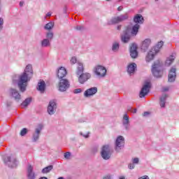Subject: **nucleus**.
<instances>
[{
  "label": "nucleus",
  "instance_id": "f257e3e1",
  "mask_svg": "<svg viewBox=\"0 0 179 179\" xmlns=\"http://www.w3.org/2000/svg\"><path fill=\"white\" fill-rule=\"evenodd\" d=\"M33 78V66L28 64L24 72L18 76L17 86L22 93L26 92L27 87V83L30 82Z\"/></svg>",
  "mask_w": 179,
  "mask_h": 179
},
{
  "label": "nucleus",
  "instance_id": "f03ea898",
  "mask_svg": "<svg viewBox=\"0 0 179 179\" xmlns=\"http://www.w3.org/2000/svg\"><path fill=\"white\" fill-rule=\"evenodd\" d=\"M152 73L155 78H162L163 76V63L160 62V61H156L154 64L152 66Z\"/></svg>",
  "mask_w": 179,
  "mask_h": 179
},
{
  "label": "nucleus",
  "instance_id": "7ed1b4c3",
  "mask_svg": "<svg viewBox=\"0 0 179 179\" xmlns=\"http://www.w3.org/2000/svg\"><path fill=\"white\" fill-rule=\"evenodd\" d=\"M113 155V148L108 144L103 145L101 148V156L103 160H110Z\"/></svg>",
  "mask_w": 179,
  "mask_h": 179
},
{
  "label": "nucleus",
  "instance_id": "20e7f679",
  "mask_svg": "<svg viewBox=\"0 0 179 179\" xmlns=\"http://www.w3.org/2000/svg\"><path fill=\"white\" fill-rule=\"evenodd\" d=\"M3 162L6 166H8L10 169H15L17 167V159L15 155H10L5 157L3 159Z\"/></svg>",
  "mask_w": 179,
  "mask_h": 179
},
{
  "label": "nucleus",
  "instance_id": "39448f33",
  "mask_svg": "<svg viewBox=\"0 0 179 179\" xmlns=\"http://www.w3.org/2000/svg\"><path fill=\"white\" fill-rule=\"evenodd\" d=\"M125 146V138L122 136H119L117 137L116 141L115 142V150L120 153L124 147Z\"/></svg>",
  "mask_w": 179,
  "mask_h": 179
},
{
  "label": "nucleus",
  "instance_id": "423d86ee",
  "mask_svg": "<svg viewBox=\"0 0 179 179\" xmlns=\"http://www.w3.org/2000/svg\"><path fill=\"white\" fill-rule=\"evenodd\" d=\"M128 17H129V15L128 13H124L122 15H120L117 17H114L109 21H108V24H117V23H121V22H124V20H128Z\"/></svg>",
  "mask_w": 179,
  "mask_h": 179
},
{
  "label": "nucleus",
  "instance_id": "0eeeda50",
  "mask_svg": "<svg viewBox=\"0 0 179 179\" xmlns=\"http://www.w3.org/2000/svg\"><path fill=\"white\" fill-rule=\"evenodd\" d=\"M94 73L98 78H104L107 75V69L103 66L98 65L94 68Z\"/></svg>",
  "mask_w": 179,
  "mask_h": 179
},
{
  "label": "nucleus",
  "instance_id": "6e6552de",
  "mask_svg": "<svg viewBox=\"0 0 179 179\" xmlns=\"http://www.w3.org/2000/svg\"><path fill=\"white\" fill-rule=\"evenodd\" d=\"M71 87V83L66 78L61 79L59 83V92H66Z\"/></svg>",
  "mask_w": 179,
  "mask_h": 179
},
{
  "label": "nucleus",
  "instance_id": "1a4fd4ad",
  "mask_svg": "<svg viewBox=\"0 0 179 179\" xmlns=\"http://www.w3.org/2000/svg\"><path fill=\"white\" fill-rule=\"evenodd\" d=\"M150 90V83L145 82L140 92L139 97L141 99H143V97H145V96H146L148 93H149Z\"/></svg>",
  "mask_w": 179,
  "mask_h": 179
},
{
  "label": "nucleus",
  "instance_id": "9d476101",
  "mask_svg": "<svg viewBox=\"0 0 179 179\" xmlns=\"http://www.w3.org/2000/svg\"><path fill=\"white\" fill-rule=\"evenodd\" d=\"M48 113L50 115H54L55 111H57V102L55 100H51L48 106Z\"/></svg>",
  "mask_w": 179,
  "mask_h": 179
},
{
  "label": "nucleus",
  "instance_id": "9b49d317",
  "mask_svg": "<svg viewBox=\"0 0 179 179\" xmlns=\"http://www.w3.org/2000/svg\"><path fill=\"white\" fill-rule=\"evenodd\" d=\"M78 76L79 83H80V85H85V83L92 78V74H90V73H83Z\"/></svg>",
  "mask_w": 179,
  "mask_h": 179
},
{
  "label": "nucleus",
  "instance_id": "f8f14e48",
  "mask_svg": "<svg viewBox=\"0 0 179 179\" xmlns=\"http://www.w3.org/2000/svg\"><path fill=\"white\" fill-rule=\"evenodd\" d=\"M177 78V69L176 68H171L169 70L168 75V82L173 83L176 82V78Z\"/></svg>",
  "mask_w": 179,
  "mask_h": 179
},
{
  "label": "nucleus",
  "instance_id": "ddd939ff",
  "mask_svg": "<svg viewBox=\"0 0 179 179\" xmlns=\"http://www.w3.org/2000/svg\"><path fill=\"white\" fill-rule=\"evenodd\" d=\"M10 96H12L15 101H19L22 99V96L19 93V91L15 88H10L9 90Z\"/></svg>",
  "mask_w": 179,
  "mask_h": 179
},
{
  "label": "nucleus",
  "instance_id": "4468645a",
  "mask_svg": "<svg viewBox=\"0 0 179 179\" xmlns=\"http://www.w3.org/2000/svg\"><path fill=\"white\" fill-rule=\"evenodd\" d=\"M43 130L42 124H38V127L35 129V132L32 136L33 142H37L40 138V134H41V131Z\"/></svg>",
  "mask_w": 179,
  "mask_h": 179
},
{
  "label": "nucleus",
  "instance_id": "2eb2a0df",
  "mask_svg": "<svg viewBox=\"0 0 179 179\" xmlns=\"http://www.w3.org/2000/svg\"><path fill=\"white\" fill-rule=\"evenodd\" d=\"M129 40H131V34L129 33V29H127L121 35V41L122 43H129Z\"/></svg>",
  "mask_w": 179,
  "mask_h": 179
},
{
  "label": "nucleus",
  "instance_id": "dca6fc26",
  "mask_svg": "<svg viewBox=\"0 0 179 179\" xmlns=\"http://www.w3.org/2000/svg\"><path fill=\"white\" fill-rule=\"evenodd\" d=\"M130 56L131 58H138V45L133 43L130 47Z\"/></svg>",
  "mask_w": 179,
  "mask_h": 179
},
{
  "label": "nucleus",
  "instance_id": "f3484780",
  "mask_svg": "<svg viewBox=\"0 0 179 179\" xmlns=\"http://www.w3.org/2000/svg\"><path fill=\"white\" fill-rule=\"evenodd\" d=\"M97 93V87H93L90 89H87L84 92L85 97H90L91 96H94Z\"/></svg>",
  "mask_w": 179,
  "mask_h": 179
},
{
  "label": "nucleus",
  "instance_id": "a211bd4d",
  "mask_svg": "<svg viewBox=\"0 0 179 179\" xmlns=\"http://www.w3.org/2000/svg\"><path fill=\"white\" fill-rule=\"evenodd\" d=\"M136 63H130L128 66H127V73L130 76H132V75H134L135 73V71H136Z\"/></svg>",
  "mask_w": 179,
  "mask_h": 179
},
{
  "label": "nucleus",
  "instance_id": "6ab92c4d",
  "mask_svg": "<svg viewBox=\"0 0 179 179\" xmlns=\"http://www.w3.org/2000/svg\"><path fill=\"white\" fill-rule=\"evenodd\" d=\"M27 177L28 179H36V173L33 171V166L29 165L27 169Z\"/></svg>",
  "mask_w": 179,
  "mask_h": 179
},
{
  "label": "nucleus",
  "instance_id": "aec40b11",
  "mask_svg": "<svg viewBox=\"0 0 179 179\" xmlns=\"http://www.w3.org/2000/svg\"><path fill=\"white\" fill-rule=\"evenodd\" d=\"M134 23H136V24H143V22H145V19H143V17L141 14H136L134 17Z\"/></svg>",
  "mask_w": 179,
  "mask_h": 179
},
{
  "label": "nucleus",
  "instance_id": "412c9836",
  "mask_svg": "<svg viewBox=\"0 0 179 179\" xmlns=\"http://www.w3.org/2000/svg\"><path fill=\"white\" fill-rule=\"evenodd\" d=\"M66 76V69H65V67H60L57 71V78H59L61 80L64 79V78H65Z\"/></svg>",
  "mask_w": 179,
  "mask_h": 179
},
{
  "label": "nucleus",
  "instance_id": "4be33fe9",
  "mask_svg": "<svg viewBox=\"0 0 179 179\" xmlns=\"http://www.w3.org/2000/svg\"><path fill=\"white\" fill-rule=\"evenodd\" d=\"M157 54V52H155V50L153 49H151V50L149 51L148 54L145 57V61L147 62H150V61H153L155 58V55Z\"/></svg>",
  "mask_w": 179,
  "mask_h": 179
},
{
  "label": "nucleus",
  "instance_id": "5701e85b",
  "mask_svg": "<svg viewBox=\"0 0 179 179\" xmlns=\"http://www.w3.org/2000/svg\"><path fill=\"white\" fill-rule=\"evenodd\" d=\"M45 82L44 80H40L38 83L37 90L41 92V93H44V92H45Z\"/></svg>",
  "mask_w": 179,
  "mask_h": 179
},
{
  "label": "nucleus",
  "instance_id": "b1692460",
  "mask_svg": "<svg viewBox=\"0 0 179 179\" xmlns=\"http://www.w3.org/2000/svg\"><path fill=\"white\" fill-rule=\"evenodd\" d=\"M167 97H169L167 94H163L159 98V106L162 108H164V107H166V100L167 99Z\"/></svg>",
  "mask_w": 179,
  "mask_h": 179
},
{
  "label": "nucleus",
  "instance_id": "393cba45",
  "mask_svg": "<svg viewBox=\"0 0 179 179\" xmlns=\"http://www.w3.org/2000/svg\"><path fill=\"white\" fill-rule=\"evenodd\" d=\"M83 72H85V66H83V63L78 62L76 71L77 76L81 75L82 73H84Z\"/></svg>",
  "mask_w": 179,
  "mask_h": 179
},
{
  "label": "nucleus",
  "instance_id": "a878e982",
  "mask_svg": "<svg viewBox=\"0 0 179 179\" xmlns=\"http://www.w3.org/2000/svg\"><path fill=\"white\" fill-rule=\"evenodd\" d=\"M150 43H152V41H150V38L145 39L141 45V50L144 51V52L149 48V45H150Z\"/></svg>",
  "mask_w": 179,
  "mask_h": 179
},
{
  "label": "nucleus",
  "instance_id": "bb28decb",
  "mask_svg": "<svg viewBox=\"0 0 179 179\" xmlns=\"http://www.w3.org/2000/svg\"><path fill=\"white\" fill-rule=\"evenodd\" d=\"M174 59H176V54L173 53L170 55L166 60L165 65L166 66H170L173 62H174Z\"/></svg>",
  "mask_w": 179,
  "mask_h": 179
},
{
  "label": "nucleus",
  "instance_id": "cd10ccee",
  "mask_svg": "<svg viewBox=\"0 0 179 179\" xmlns=\"http://www.w3.org/2000/svg\"><path fill=\"white\" fill-rule=\"evenodd\" d=\"M141 27V25L139 24H136L132 27L131 34V36H136L138 34V32L139 31V29Z\"/></svg>",
  "mask_w": 179,
  "mask_h": 179
},
{
  "label": "nucleus",
  "instance_id": "c85d7f7f",
  "mask_svg": "<svg viewBox=\"0 0 179 179\" xmlns=\"http://www.w3.org/2000/svg\"><path fill=\"white\" fill-rule=\"evenodd\" d=\"M163 44H164L163 41L158 42V43L152 48V51H155V52H157H157L160 51V48L163 47Z\"/></svg>",
  "mask_w": 179,
  "mask_h": 179
},
{
  "label": "nucleus",
  "instance_id": "c756f323",
  "mask_svg": "<svg viewBox=\"0 0 179 179\" xmlns=\"http://www.w3.org/2000/svg\"><path fill=\"white\" fill-rule=\"evenodd\" d=\"M41 47H50L51 45V41L44 38L41 41Z\"/></svg>",
  "mask_w": 179,
  "mask_h": 179
},
{
  "label": "nucleus",
  "instance_id": "7c9ffc66",
  "mask_svg": "<svg viewBox=\"0 0 179 179\" xmlns=\"http://www.w3.org/2000/svg\"><path fill=\"white\" fill-rule=\"evenodd\" d=\"M120 50V43L118 42H113L112 45V51L113 52H118V50Z\"/></svg>",
  "mask_w": 179,
  "mask_h": 179
},
{
  "label": "nucleus",
  "instance_id": "2f4dec72",
  "mask_svg": "<svg viewBox=\"0 0 179 179\" xmlns=\"http://www.w3.org/2000/svg\"><path fill=\"white\" fill-rule=\"evenodd\" d=\"M52 169H54V166L52 165L46 166L42 169L41 173H43V174H47L48 173H50Z\"/></svg>",
  "mask_w": 179,
  "mask_h": 179
},
{
  "label": "nucleus",
  "instance_id": "473e14b6",
  "mask_svg": "<svg viewBox=\"0 0 179 179\" xmlns=\"http://www.w3.org/2000/svg\"><path fill=\"white\" fill-rule=\"evenodd\" d=\"M125 124H129V116H128V114H124L122 118V125Z\"/></svg>",
  "mask_w": 179,
  "mask_h": 179
},
{
  "label": "nucleus",
  "instance_id": "72a5a7b5",
  "mask_svg": "<svg viewBox=\"0 0 179 179\" xmlns=\"http://www.w3.org/2000/svg\"><path fill=\"white\" fill-rule=\"evenodd\" d=\"M30 103H31V98H27L22 103L21 106L22 107H27Z\"/></svg>",
  "mask_w": 179,
  "mask_h": 179
},
{
  "label": "nucleus",
  "instance_id": "f704fd0d",
  "mask_svg": "<svg viewBox=\"0 0 179 179\" xmlns=\"http://www.w3.org/2000/svg\"><path fill=\"white\" fill-rule=\"evenodd\" d=\"M54 27V22H49L46 24L44 27L45 30H52Z\"/></svg>",
  "mask_w": 179,
  "mask_h": 179
},
{
  "label": "nucleus",
  "instance_id": "c9c22d12",
  "mask_svg": "<svg viewBox=\"0 0 179 179\" xmlns=\"http://www.w3.org/2000/svg\"><path fill=\"white\" fill-rule=\"evenodd\" d=\"M54 38V33L49 31L46 34V39L51 41Z\"/></svg>",
  "mask_w": 179,
  "mask_h": 179
},
{
  "label": "nucleus",
  "instance_id": "e433bc0d",
  "mask_svg": "<svg viewBox=\"0 0 179 179\" xmlns=\"http://www.w3.org/2000/svg\"><path fill=\"white\" fill-rule=\"evenodd\" d=\"M123 127L126 131H129L131 129V124L130 123H126L123 124Z\"/></svg>",
  "mask_w": 179,
  "mask_h": 179
},
{
  "label": "nucleus",
  "instance_id": "4c0bfd02",
  "mask_svg": "<svg viewBox=\"0 0 179 179\" xmlns=\"http://www.w3.org/2000/svg\"><path fill=\"white\" fill-rule=\"evenodd\" d=\"M27 134V129L26 128L22 129L20 131L21 136H24V135H26Z\"/></svg>",
  "mask_w": 179,
  "mask_h": 179
},
{
  "label": "nucleus",
  "instance_id": "58836bf2",
  "mask_svg": "<svg viewBox=\"0 0 179 179\" xmlns=\"http://www.w3.org/2000/svg\"><path fill=\"white\" fill-rule=\"evenodd\" d=\"M3 29V18L0 17V31H2Z\"/></svg>",
  "mask_w": 179,
  "mask_h": 179
},
{
  "label": "nucleus",
  "instance_id": "ea45409f",
  "mask_svg": "<svg viewBox=\"0 0 179 179\" xmlns=\"http://www.w3.org/2000/svg\"><path fill=\"white\" fill-rule=\"evenodd\" d=\"M76 62H78V59L76 58V57H71V64L74 65V64H76Z\"/></svg>",
  "mask_w": 179,
  "mask_h": 179
},
{
  "label": "nucleus",
  "instance_id": "a19ab883",
  "mask_svg": "<svg viewBox=\"0 0 179 179\" xmlns=\"http://www.w3.org/2000/svg\"><path fill=\"white\" fill-rule=\"evenodd\" d=\"M132 163L134 164H138L139 163V158L136 157L132 159Z\"/></svg>",
  "mask_w": 179,
  "mask_h": 179
},
{
  "label": "nucleus",
  "instance_id": "79ce46f5",
  "mask_svg": "<svg viewBox=\"0 0 179 179\" xmlns=\"http://www.w3.org/2000/svg\"><path fill=\"white\" fill-rule=\"evenodd\" d=\"M73 93L75 94H78V93H82V89L77 88V89L74 90Z\"/></svg>",
  "mask_w": 179,
  "mask_h": 179
},
{
  "label": "nucleus",
  "instance_id": "37998d69",
  "mask_svg": "<svg viewBox=\"0 0 179 179\" xmlns=\"http://www.w3.org/2000/svg\"><path fill=\"white\" fill-rule=\"evenodd\" d=\"M128 167L130 170H134V169H135V164H129L128 165Z\"/></svg>",
  "mask_w": 179,
  "mask_h": 179
},
{
  "label": "nucleus",
  "instance_id": "c03bdc74",
  "mask_svg": "<svg viewBox=\"0 0 179 179\" xmlns=\"http://www.w3.org/2000/svg\"><path fill=\"white\" fill-rule=\"evenodd\" d=\"M64 157L67 159H69V157H71V152H67L64 153Z\"/></svg>",
  "mask_w": 179,
  "mask_h": 179
},
{
  "label": "nucleus",
  "instance_id": "a18cd8bd",
  "mask_svg": "<svg viewBox=\"0 0 179 179\" xmlns=\"http://www.w3.org/2000/svg\"><path fill=\"white\" fill-rule=\"evenodd\" d=\"M89 134H90V132H87L85 134H83V133L80 132V135H81L82 136H83L84 138H89Z\"/></svg>",
  "mask_w": 179,
  "mask_h": 179
},
{
  "label": "nucleus",
  "instance_id": "49530a36",
  "mask_svg": "<svg viewBox=\"0 0 179 179\" xmlns=\"http://www.w3.org/2000/svg\"><path fill=\"white\" fill-rule=\"evenodd\" d=\"M75 29L76 30H83V26H77Z\"/></svg>",
  "mask_w": 179,
  "mask_h": 179
},
{
  "label": "nucleus",
  "instance_id": "de8ad7c7",
  "mask_svg": "<svg viewBox=\"0 0 179 179\" xmlns=\"http://www.w3.org/2000/svg\"><path fill=\"white\" fill-rule=\"evenodd\" d=\"M169 87H164L162 88V92H169Z\"/></svg>",
  "mask_w": 179,
  "mask_h": 179
},
{
  "label": "nucleus",
  "instance_id": "09e8293b",
  "mask_svg": "<svg viewBox=\"0 0 179 179\" xmlns=\"http://www.w3.org/2000/svg\"><path fill=\"white\" fill-rule=\"evenodd\" d=\"M138 179H150V178H149V176H143L139 178Z\"/></svg>",
  "mask_w": 179,
  "mask_h": 179
},
{
  "label": "nucleus",
  "instance_id": "8fccbe9b",
  "mask_svg": "<svg viewBox=\"0 0 179 179\" xmlns=\"http://www.w3.org/2000/svg\"><path fill=\"white\" fill-rule=\"evenodd\" d=\"M122 9H124V7H122V6H119V7L117 8L118 12H121V10H122Z\"/></svg>",
  "mask_w": 179,
  "mask_h": 179
},
{
  "label": "nucleus",
  "instance_id": "3c124183",
  "mask_svg": "<svg viewBox=\"0 0 179 179\" xmlns=\"http://www.w3.org/2000/svg\"><path fill=\"white\" fill-rule=\"evenodd\" d=\"M143 115V117H148V115H149V112H144Z\"/></svg>",
  "mask_w": 179,
  "mask_h": 179
},
{
  "label": "nucleus",
  "instance_id": "603ef678",
  "mask_svg": "<svg viewBox=\"0 0 179 179\" xmlns=\"http://www.w3.org/2000/svg\"><path fill=\"white\" fill-rule=\"evenodd\" d=\"M103 179H111V176H106L105 178H103Z\"/></svg>",
  "mask_w": 179,
  "mask_h": 179
},
{
  "label": "nucleus",
  "instance_id": "864d4df0",
  "mask_svg": "<svg viewBox=\"0 0 179 179\" xmlns=\"http://www.w3.org/2000/svg\"><path fill=\"white\" fill-rule=\"evenodd\" d=\"M24 3V2L20 1V6H21V7L23 6Z\"/></svg>",
  "mask_w": 179,
  "mask_h": 179
},
{
  "label": "nucleus",
  "instance_id": "5fc2aeb1",
  "mask_svg": "<svg viewBox=\"0 0 179 179\" xmlns=\"http://www.w3.org/2000/svg\"><path fill=\"white\" fill-rule=\"evenodd\" d=\"M121 27L122 26L121 25H118L117 27V30H121Z\"/></svg>",
  "mask_w": 179,
  "mask_h": 179
},
{
  "label": "nucleus",
  "instance_id": "6e6d98bb",
  "mask_svg": "<svg viewBox=\"0 0 179 179\" xmlns=\"http://www.w3.org/2000/svg\"><path fill=\"white\" fill-rule=\"evenodd\" d=\"M136 108H134L131 112L134 113V114H136Z\"/></svg>",
  "mask_w": 179,
  "mask_h": 179
},
{
  "label": "nucleus",
  "instance_id": "4d7b16f0",
  "mask_svg": "<svg viewBox=\"0 0 179 179\" xmlns=\"http://www.w3.org/2000/svg\"><path fill=\"white\" fill-rule=\"evenodd\" d=\"M46 16H48V17L51 16V13H48L46 14Z\"/></svg>",
  "mask_w": 179,
  "mask_h": 179
},
{
  "label": "nucleus",
  "instance_id": "13d9d810",
  "mask_svg": "<svg viewBox=\"0 0 179 179\" xmlns=\"http://www.w3.org/2000/svg\"><path fill=\"white\" fill-rule=\"evenodd\" d=\"M10 104H12V103H11V102L7 103V106H8V107H9V106H10Z\"/></svg>",
  "mask_w": 179,
  "mask_h": 179
},
{
  "label": "nucleus",
  "instance_id": "bf43d9fd",
  "mask_svg": "<svg viewBox=\"0 0 179 179\" xmlns=\"http://www.w3.org/2000/svg\"><path fill=\"white\" fill-rule=\"evenodd\" d=\"M131 110H132V108L131 107H129L128 108V111H131Z\"/></svg>",
  "mask_w": 179,
  "mask_h": 179
},
{
  "label": "nucleus",
  "instance_id": "052dcab7",
  "mask_svg": "<svg viewBox=\"0 0 179 179\" xmlns=\"http://www.w3.org/2000/svg\"><path fill=\"white\" fill-rule=\"evenodd\" d=\"M1 5H2V1L0 0V10H1Z\"/></svg>",
  "mask_w": 179,
  "mask_h": 179
},
{
  "label": "nucleus",
  "instance_id": "680f3d73",
  "mask_svg": "<svg viewBox=\"0 0 179 179\" xmlns=\"http://www.w3.org/2000/svg\"><path fill=\"white\" fill-rule=\"evenodd\" d=\"M120 179H125V177L121 176V177L120 178Z\"/></svg>",
  "mask_w": 179,
  "mask_h": 179
},
{
  "label": "nucleus",
  "instance_id": "e2e57ef3",
  "mask_svg": "<svg viewBox=\"0 0 179 179\" xmlns=\"http://www.w3.org/2000/svg\"><path fill=\"white\" fill-rule=\"evenodd\" d=\"M57 179H64V177H59V178Z\"/></svg>",
  "mask_w": 179,
  "mask_h": 179
},
{
  "label": "nucleus",
  "instance_id": "0e129e2a",
  "mask_svg": "<svg viewBox=\"0 0 179 179\" xmlns=\"http://www.w3.org/2000/svg\"><path fill=\"white\" fill-rule=\"evenodd\" d=\"M157 1H159V0H155V2H157Z\"/></svg>",
  "mask_w": 179,
  "mask_h": 179
},
{
  "label": "nucleus",
  "instance_id": "69168bd1",
  "mask_svg": "<svg viewBox=\"0 0 179 179\" xmlns=\"http://www.w3.org/2000/svg\"><path fill=\"white\" fill-rule=\"evenodd\" d=\"M107 1H110V0H107Z\"/></svg>",
  "mask_w": 179,
  "mask_h": 179
}]
</instances>
